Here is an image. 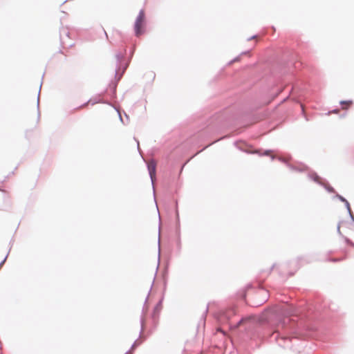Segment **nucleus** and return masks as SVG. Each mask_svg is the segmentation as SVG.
<instances>
[{
    "label": "nucleus",
    "mask_w": 354,
    "mask_h": 354,
    "mask_svg": "<svg viewBox=\"0 0 354 354\" xmlns=\"http://www.w3.org/2000/svg\"><path fill=\"white\" fill-rule=\"evenodd\" d=\"M148 170L151 176L152 181L153 180V178L156 174V163L153 161L149 162L148 164Z\"/></svg>",
    "instance_id": "nucleus-2"
},
{
    "label": "nucleus",
    "mask_w": 354,
    "mask_h": 354,
    "mask_svg": "<svg viewBox=\"0 0 354 354\" xmlns=\"http://www.w3.org/2000/svg\"><path fill=\"white\" fill-rule=\"evenodd\" d=\"M337 230H338V232H339V234H341V232H340V225H338V227H337Z\"/></svg>",
    "instance_id": "nucleus-7"
},
{
    "label": "nucleus",
    "mask_w": 354,
    "mask_h": 354,
    "mask_svg": "<svg viewBox=\"0 0 354 354\" xmlns=\"http://www.w3.org/2000/svg\"><path fill=\"white\" fill-rule=\"evenodd\" d=\"M352 101H342L341 104L342 105L343 109H347L351 104Z\"/></svg>",
    "instance_id": "nucleus-3"
},
{
    "label": "nucleus",
    "mask_w": 354,
    "mask_h": 354,
    "mask_svg": "<svg viewBox=\"0 0 354 354\" xmlns=\"http://www.w3.org/2000/svg\"><path fill=\"white\" fill-rule=\"evenodd\" d=\"M340 199L342 201H345L346 203V205L347 207L349 208V203H348L347 201H346L344 198H342V196H340Z\"/></svg>",
    "instance_id": "nucleus-5"
},
{
    "label": "nucleus",
    "mask_w": 354,
    "mask_h": 354,
    "mask_svg": "<svg viewBox=\"0 0 354 354\" xmlns=\"http://www.w3.org/2000/svg\"><path fill=\"white\" fill-rule=\"evenodd\" d=\"M145 12L140 10L135 23V32L136 36H140L144 32Z\"/></svg>",
    "instance_id": "nucleus-1"
},
{
    "label": "nucleus",
    "mask_w": 354,
    "mask_h": 354,
    "mask_svg": "<svg viewBox=\"0 0 354 354\" xmlns=\"http://www.w3.org/2000/svg\"><path fill=\"white\" fill-rule=\"evenodd\" d=\"M338 112H339V111H338V110H335V111H333V113H337Z\"/></svg>",
    "instance_id": "nucleus-8"
},
{
    "label": "nucleus",
    "mask_w": 354,
    "mask_h": 354,
    "mask_svg": "<svg viewBox=\"0 0 354 354\" xmlns=\"http://www.w3.org/2000/svg\"><path fill=\"white\" fill-rule=\"evenodd\" d=\"M313 180H314L315 181L318 182V183H319V180H320V178H319V176H318L317 174H313Z\"/></svg>",
    "instance_id": "nucleus-4"
},
{
    "label": "nucleus",
    "mask_w": 354,
    "mask_h": 354,
    "mask_svg": "<svg viewBox=\"0 0 354 354\" xmlns=\"http://www.w3.org/2000/svg\"><path fill=\"white\" fill-rule=\"evenodd\" d=\"M340 199L342 201H345L346 203V205L347 207L349 208V203H348L347 201H346L344 198H342V196H340Z\"/></svg>",
    "instance_id": "nucleus-6"
}]
</instances>
